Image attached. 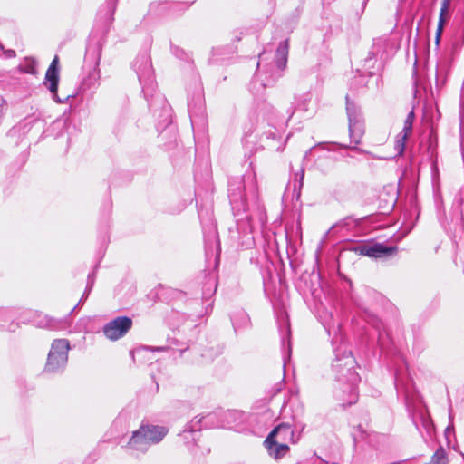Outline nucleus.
Masks as SVG:
<instances>
[{
	"mask_svg": "<svg viewBox=\"0 0 464 464\" xmlns=\"http://www.w3.org/2000/svg\"><path fill=\"white\" fill-rule=\"evenodd\" d=\"M405 145H406V125L403 127V129L399 133L398 139L396 140L395 149L398 150V153L400 155L402 154Z\"/></svg>",
	"mask_w": 464,
	"mask_h": 464,
	"instance_id": "14",
	"label": "nucleus"
},
{
	"mask_svg": "<svg viewBox=\"0 0 464 464\" xmlns=\"http://www.w3.org/2000/svg\"><path fill=\"white\" fill-rule=\"evenodd\" d=\"M5 55L8 57V58H12V57H14L15 56V52L14 50H7L5 52Z\"/></svg>",
	"mask_w": 464,
	"mask_h": 464,
	"instance_id": "20",
	"label": "nucleus"
},
{
	"mask_svg": "<svg viewBox=\"0 0 464 464\" xmlns=\"http://www.w3.org/2000/svg\"><path fill=\"white\" fill-rule=\"evenodd\" d=\"M132 320L128 316H119L103 327V334L111 341H116L123 337L131 328Z\"/></svg>",
	"mask_w": 464,
	"mask_h": 464,
	"instance_id": "7",
	"label": "nucleus"
},
{
	"mask_svg": "<svg viewBox=\"0 0 464 464\" xmlns=\"http://www.w3.org/2000/svg\"><path fill=\"white\" fill-rule=\"evenodd\" d=\"M24 72L30 74H36L37 69L36 64L34 61H31L25 67Z\"/></svg>",
	"mask_w": 464,
	"mask_h": 464,
	"instance_id": "18",
	"label": "nucleus"
},
{
	"mask_svg": "<svg viewBox=\"0 0 464 464\" xmlns=\"http://www.w3.org/2000/svg\"><path fill=\"white\" fill-rule=\"evenodd\" d=\"M395 51V46L390 44L385 38H379L374 40L372 48L369 53V57L365 59V66L367 68L374 67L372 62L374 59V63H378L377 68H380L383 62L392 55Z\"/></svg>",
	"mask_w": 464,
	"mask_h": 464,
	"instance_id": "5",
	"label": "nucleus"
},
{
	"mask_svg": "<svg viewBox=\"0 0 464 464\" xmlns=\"http://www.w3.org/2000/svg\"><path fill=\"white\" fill-rule=\"evenodd\" d=\"M412 115V112H410V115H408V118Z\"/></svg>",
	"mask_w": 464,
	"mask_h": 464,
	"instance_id": "24",
	"label": "nucleus"
},
{
	"mask_svg": "<svg viewBox=\"0 0 464 464\" xmlns=\"http://www.w3.org/2000/svg\"><path fill=\"white\" fill-rule=\"evenodd\" d=\"M450 10V1L449 0H443L441 3L440 12V18L438 23V27L436 31V44H438L440 39V35L443 31L444 24L447 21V17L449 14Z\"/></svg>",
	"mask_w": 464,
	"mask_h": 464,
	"instance_id": "11",
	"label": "nucleus"
},
{
	"mask_svg": "<svg viewBox=\"0 0 464 464\" xmlns=\"http://www.w3.org/2000/svg\"><path fill=\"white\" fill-rule=\"evenodd\" d=\"M298 440L291 424L281 423L269 433L264 443L271 457L280 459L289 451V444H295Z\"/></svg>",
	"mask_w": 464,
	"mask_h": 464,
	"instance_id": "1",
	"label": "nucleus"
},
{
	"mask_svg": "<svg viewBox=\"0 0 464 464\" xmlns=\"http://www.w3.org/2000/svg\"><path fill=\"white\" fill-rule=\"evenodd\" d=\"M420 207L417 199L416 192L411 195V216L415 215V220L419 218Z\"/></svg>",
	"mask_w": 464,
	"mask_h": 464,
	"instance_id": "15",
	"label": "nucleus"
},
{
	"mask_svg": "<svg viewBox=\"0 0 464 464\" xmlns=\"http://www.w3.org/2000/svg\"><path fill=\"white\" fill-rule=\"evenodd\" d=\"M99 64H100V54L98 55V57L95 60L93 70L90 72V74L88 76V81H90V84H92V85L98 84V82L101 78Z\"/></svg>",
	"mask_w": 464,
	"mask_h": 464,
	"instance_id": "13",
	"label": "nucleus"
},
{
	"mask_svg": "<svg viewBox=\"0 0 464 464\" xmlns=\"http://www.w3.org/2000/svg\"><path fill=\"white\" fill-rule=\"evenodd\" d=\"M144 351H165L166 347H145L143 348Z\"/></svg>",
	"mask_w": 464,
	"mask_h": 464,
	"instance_id": "19",
	"label": "nucleus"
},
{
	"mask_svg": "<svg viewBox=\"0 0 464 464\" xmlns=\"http://www.w3.org/2000/svg\"><path fill=\"white\" fill-rule=\"evenodd\" d=\"M145 427L148 438L152 439L149 440L150 445L161 441L168 433V429L163 426L145 425Z\"/></svg>",
	"mask_w": 464,
	"mask_h": 464,
	"instance_id": "10",
	"label": "nucleus"
},
{
	"mask_svg": "<svg viewBox=\"0 0 464 464\" xmlns=\"http://www.w3.org/2000/svg\"><path fill=\"white\" fill-rule=\"evenodd\" d=\"M150 438H148L146 427L142 425L138 430L134 431L129 440L128 448L133 451L145 452L151 446Z\"/></svg>",
	"mask_w": 464,
	"mask_h": 464,
	"instance_id": "9",
	"label": "nucleus"
},
{
	"mask_svg": "<svg viewBox=\"0 0 464 464\" xmlns=\"http://www.w3.org/2000/svg\"><path fill=\"white\" fill-rule=\"evenodd\" d=\"M346 111L349 120V131L353 141L358 144L364 133L363 122L359 108L346 96Z\"/></svg>",
	"mask_w": 464,
	"mask_h": 464,
	"instance_id": "6",
	"label": "nucleus"
},
{
	"mask_svg": "<svg viewBox=\"0 0 464 464\" xmlns=\"http://www.w3.org/2000/svg\"><path fill=\"white\" fill-rule=\"evenodd\" d=\"M354 359L350 352L344 351L342 358H337V361L333 364L334 370L338 374L340 382H346L350 386L349 404L354 403L357 400L356 385L360 381L358 373L353 370Z\"/></svg>",
	"mask_w": 464,
	"mask_h": 464,
	"instance_id": "2",
	"label": "nucleus"
},
{
	"mask_svg": "<svg viewBox=\"0 0 464 464\" xmlns=\"http://www.w3.org/2000/svg\"><path fill=\"white\" fill-rule=\"evenodd\" d=\"M353 251L360 256L371 258H388L397 254L398 247L379 242H367L353 247Z\"/></svg>",
	"mask_w": 464,
	"mask_h": 464,
	"instance_id": "4",
	"label": "nucleus"
},
{
	"mask_svg": "<svg viewBox=\"0 0 464 464\" xmlns=\"http://www.w3.org/2000/svg\"><path fill=\"white\" fill-rule=\"evenodd\" d=\"M411 129V126L408 124L407 130H409Z\"/></svg>",
	"mask_w": 464,
	"mask_h": 464,
	"instance_id": "23",
	"label": "nucleus"
},
{
	"mask_svg": "<svg viewBox=\"0 0 464 464\" xmlns=\"http://www.w3.org/2000/svg\"><path fill=\"white\" fill-rule=\"evenodd\" d=\"M286 331H287V334H290V328H289L288 323L286 324Z\"/></svg>",
	"mask_w": 464,
	"mask_h": 464,
	"instance_id": "22",
	"label": "nucleus"
},
{
	"mask_svg": "<svg viewBox=\"0 0 464 464\" xmlns=\"http://www.w3.org/2000/svg\"><path fill=\"white\" fill-rule=\"evenodd\" d=\"M59 82V73H58V57L55 56L52 61L49 68L45 73V81L44 84L51 92L53 98L58 102H63V100L60 99L57 95Z\"/></svg>",
	"mask_w": 464,
	"mask_h": 464,
	"instance_id": "8",
	"label": "nucleus"
},
{
	"mask_svg": "<svg viewBox=\"0 0 464 464\" xmlns=\"http://www.w3.org/2000/svg\"><path fill=\"white\" fill-rule=\"evenodd\" d=\"M211 417H212L211 415H208L206 417H204V416H202V417H199V416L195 417L191 420V423H190L191 431L192 430H200L203 427H208V423L207 422L202 423V421H203V420L208 419V418H211Z\"/></svg>",
	"mask_w": 464,
	"mask_h": 464,
	"instance_id": "16",
	"label": "nucleus"
},
{
	"mask_svg": "<svg viewBox=\"0 0 464 464\" xmlns=\"http://www.w3.org/2000/svg\"><path fill=\"white\" fill-rule=\"evenodd\" d=\"M70 343L67 339H55L51 345L48 353L45 371L48 372H56L63 370L68 362V353Z\"/></svg>",
	"mask_w": 464,
	"mask_h": 464,
	"instance_id": "3",
	"label": "nucleus"
},
{
	"mask_svg": "<svg viewBox=\"0 0 464 464\" xmlns=\"http://www.w3.org/2000/svg\"><path fill=\"white\" fill-rule=\"evenodd\" d=\"M230 201L232 205V209L235 211L236 215L239 214L241 211H246V204L245 200H241L240 202H238L235 196H231Z\"/></svg>",
	"mask_w": 464,
	"mask_h": 464,
	"instance_id": "17",
	"label": "nucleus"
},
{
	"mask_svg": "<svg viewBox=\"0 0 464 464\" xmlns=\"http://www.w3.org/2000/svg\"><path fill=\"white\" fill-rule=\"evenodd\" d=\"M303 178H304V170L301 171V177H300V187L302 186L303 184Z\"/></svg>",
	"mask_w": 464,
	"mask_h": 464,
	"instance_id": "21",
	"label": "nucleus"
},
{
	"mask_svg": "<svg viewBox=\"0 0 464 464\" xmlns=\"http://www.w3.org/2000/svg\"><path fill=\"white\" fill-rule=\"evenodd\" d=\"M288 49L289 46L286 40L281 42L276 49V65L280 70H284L286 66Z\"/></svg>",
	"mask_w": 464,
	"mask_h": 464,
	"instance_id": "12",
	"label": "nucleus"
}]
</instances>
